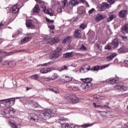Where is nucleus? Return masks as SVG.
Returning <instances> with one entry per match:
<instances>
[{
    "label": "nucleus",
    "mask_w": 128,
    "mask_h": 128,
    "mask_svg": "<svg viewBox=\"0 0 128 128\" xmlns=\"http://www.w3.org/2000/svg\"><path fill=\"white\" fill-rule=\"evenodd\" d=\"M11 124H12V128H18V126L16 124L11 122Z\"/></svg>",
    "instance_id": "nucleus-58"
},
{
    "label": "nucleus",
    "mask_w": 128,
    "mask_h": 128,
    "mask_svg": "<svg viewBox=\"0 0 128 128\" xmlns=\"http://www.w3.org/2000/svg\"><path fill=\"white\" fill-rule=\"evenodd\" d=\"M80 50H86V47L84 46V44H82L79 48Z\"/></svg>",
    "instance_id": "nucleus-43"
},
{
    "label": "nucleus",
    "mask_w": 128,
    "mask_h": 128,
    "mask_svg": "<svg viewBox=\"0 0 128 128\" xmlns=\"http://www.w3.org/2000/svg\"><path fill=\"white\" fill-rule=\"evenodd\" d=\"M38 115L34 113L32 114L30 118V122L34 124V122H38Z\"/></svg>",
    "instance_id": "nucleus-12"
},
{
    "label": "nucleus",
    "mask_w": 128,
    "mask_h": 128,
    "mask_svg": "<svg viewBox=\"0 0 128 128\" xmlns=\"http://www.w3.org/2000/svg\"><path fill=\"white\" fill-rule=\"evenodd\" d=\"M80 2H82L83 4H86L88 6H89L88 4V2H86V0H80Z\"/></svg>",
    "instance_id": "nucleus-60"
},
{
    "label": "nucleus",
    "mask_w": 128,
    "mask_h": 128,
    "mask_svg": "<svg viewBox=\"0 0 128 128\" xmlns=\"http://www.w3.org/2000/svg\"><path fill=\"white\" fill-rule=\"evenodd\" d=\"M92 126V124H85L84 125H82V128H88L89 126Z\"/></svg>",
    "instance_id": "nucleus-44"
},
{
    "label": "nucleus",
    "mask_w": 128,
    "mask_h": 128,
    "mask_svg": "<svg viewBox=\"0 0 128 128\" xmlns=\"http://www.w3.org/2000/svg\"><path fill=\"white\" fill-rule=\"evenodd\" d=\"M112 8V4H110L106 2H102V4H98V8H100L101 12L104 10H106V8Z\"/></svg>",
    "instance_id": "nucleus-6"
},
{
    "label": "nucleus",
    "mask_w": 128,
    "mask_h": 128,
    "mask_svg": "<svg viewBox=\"0 0 128 128\" xmlns=\"http://www.w3.org/2000/svg\"><path fill=\"white\" fill-rule=\"evenodd\" d=\"M110 45L112 46V48H116L120 46V43L117 39H114L110 44Z\"/></svg>",
    "instance_id": "nucleus-19"
},
{
    "label": "nucleus",
    "mask_w": 128,
    "mask_h": 128,
    "mask_svg": "<svg viewBox=\"0 0 128 128\" xmlns=\"http://www.w3.org/2000/svg\"><path fill=\"white\" fill-rule=\"evenodd\" d=\"M18 32H16L12 35V38H16V36H18V34H22V30L20 29V30H18Z\"/></svg>",
    "instance_id": "nucleus-38"
},
{
    "label": "nucleus",
    "mask_w": 128,
    "mask_h": 128,
    "mask_svg": "<svg viewBox=\"0 0 128 128\" xmlns=\"http://www.w3.org/2000/svg\"><path fill=\"white\" fill-rule=\"evenodd\" d=\"M52 80H54L58 78V74L56 73H53L51 76H50Z\"/></svg>",
    "instance_id": "nucleus-36"
},
{
    "label": "nucleus",
    "mask_w": 128,
    "mask_h": 128,
    "mask_svg": "<svg viewBox=\"0 0 128 128\" xmlns=\"http://www.w3.org/2000/svg\"><path fill=\"white\" fill-rule=\"evenodd\" d=\"M106 111H102L100 112V114L102 116H106Z\"/></svg>",
    "instance_id": "nucleus-55"
},
{
    "label": "nucleus",
    "mask_w": 128,
    "mask_h": 128,
    "mask_svg": "<svg viewBox=\"0 0 128 128\" xmlns=\"http://www.w3.org/2000/svg\"><path fill=\"white\" fill-rule=\"evenodd\" d=\"M40 6L38 4H36L35 6L32 10V14H38L40 12Z\"/></svg>",
    "instance_id": "nucleus-20"
},
{
    "label": "nucleus",
    "mask_w": 128,
    "mask_h": 128,
    "mask_svg": "<svg viewBox=\"0 0 128 128\" xmlns=\"http://www.w3.org/2000/svg\"><path fill=\"white\" fill-rule=\"evenodd\" d=\"M118 54H116V53H112L109 56H108L106 57V59L108 60V62H110V60H112V59L114 58H116V56Z\"/></svg>",
    "instance_id": "nucleus-25"
},
{
    "label": "nucleus",
    "mask_w": 128,
    "mask_h": 128,
    "mask_svg": "<svg viewBox=\"0 0 128 128\" xmlns=\"http://www.w3.org/2000/svg\"><path fill=\"white\" fill-rule=\"evenodd\" d=\"M82 82H83V83L81 84L80 88L82 90H88L90 88H91V86H92V78H86L84 79H80Z\"/></svg>",
    "instance_id": "nucleus-1"
},
{
    "label": "nucleus",
    "mask_w": 128,
    "mask_h": 128,
    "mask_svg": "<svg viewBox=\"0 0 128 128\" xmlns=\"http://www.w3.org/2000/svg\"><path fill=\"white\" fill-rule=\"evenodd\" d=\"M73 84H78V80H76L74 78H72V80H71Z\"/></svg>",
    "instance_id": "nucleus-59"
},
{
    "label": "nucleus",
    "mask_w": 128,
    "mask_h": 128,
    "mask_svg": "<svg viewBox=\"0 0 128 128\" xmlns=\"http://www.w3.org/2000/svg\"><path fill=\"white\" fill-rule=\"evenodd\" d=\"M110 66V64H107L105 65H103L102 66H96V70H104V68H108Z\"/></svg>",
    "instance_id": "nucleus-29"
},
{
    "label": "nucleus",
    "mask_w": 128,
    "mask_h": 128,
    "mask_svg": "<svg viewBox=\"0 0 128 128\" xmlns=\"http://www.w3.org/2000/svg\"><path fill=\"white\" fill-rule=\"evenodd\" d=\"M74 52H66L64 54V58H72V56H74Z\"/></svg>",
    "instance_id": "nucleus-24"
},
{
    "label": "nucleus",
    "mask_w": 128,
    "mask_h": 128,
    "mask_svg": "<svg viewBox=\"0 0 128 128\" xmlns=\"http://www.w3.org/2000/svg\"><path fill=\"white\" fill-rule=\"evenodd\" d=\"M4 54H6V56H12L14 54V52H4Z\"/></svg>",
    "instance_id": "nucleus-61"
},
{
    "label": "nucleus",
    "mask_w": 128,
    "mask_h": 128,
    "mask_svg": "<svg viewBox=\"0 0 128 128\" xmlns=\"http://www.w3.org/2000/svg\"><path fill=\"white\" fill-rule=\"evenodd\" d=\"M66 98L68 102H72L74 104H77V102L80 100L79 98H78L76 95H74L72 94L68 95Z\"/></svg>",
    "instance_id": "nucleus-4"
},
{
    "label": "nucleus",
    "mask_w": 128,
    "mask_h": 128,
    "mask_svg": "<svg viewBox=\"0 0 128 128\" xmlns=\"http://www.w3.org/2000/svg\"><path fill=\"white\" fill-rule=\"evenodd\" d=\"M116 18V15L115 14L110 15L109 18L108 19V22H112V20H114V18Z\"/></svg>",
    "instance_id": "nucleus-33"
},
{
    "label": "nucleus",
    "mask_w": 128,
    "mask_h": 128,
    "mask_svg": "<svg viewBox=\"0 0 128 128\" xmlns=\"http://www.w3.org/2000/svg\"><path fill=\"white\" fill-rule=\"evenodd\" d=\"M31 78L32 80H38V74L32 75L31 76Z\"/></svg>",
    "instance_id": "nucleus-40"
},
{
    "label": "nucleus",
    "mask_w": 128,
    "mask_h": 128,
    "mask_svg": "<svg viewBox=\"0 0 128 128\" xmlns=\"http://www.w3.org/2000/svg\"><path fill=\"white\" fill-rule=\"evenodd\" d=\"M18 4H16L12 8V12L13 14H16V12H18V10H20V8H18Z\"/></svg>",
    "instance_id": "nucleus-27"
},
{
    "label": "nucleus",
    "mask_w": 128,
    "mask_h": 128,
    "mask_svg": "<svg viewBox=\"0 0 128 128\" xmlns=\"http://www.w3.org/2000/svg\"><path fill=\"white\" fill-rule=\"evenodd\" d=\"M32 38V37L30 35L26 36L21 40L20 43L22 44H26V42H30Z\"/></svg>",
    "instance_id": "nucleus-15"
},
{
    "label": "nucleus",
    "mask_w": 128,
    "mask_h": 128,
    "mask_svg": "<svg viewBox=\"0 0 128 128\" xmlns=\"http://www.w3.org/2000/svg\"><path fill=\"white\" fill-rule=\"evenodd\" d=\"M52 114H54L52 109H46L42 112L40 113V118L42 120H50L52 118Z\"/></svg>",
    "instance_id": "nucleus-3"
},
{
    "label": "nucleus",
    "mask_w": 128,
    "mask_h": 128,
    "mask_svg": "<svg viewBox=\"0 0 128 128\" xmlns=\"http://www.w3.org/2000/svg\"><path fill=\"white\" fill-rule=\"evenodd\" d=\"M4 64H5L6 66H9L10 68H14V66H16V62L14 61L7 60L4 62Z\"/></svg>",
    "instance_id": "nucleus-21"
},
{
    "label": "nucleus",
    "mask_w": 128,
    "mask_h": 128,
    "mask_svg": "<svg viewBox=\"0 0 128 128\" xmlns=\"http://www.w3.org/2000/svg\"><path fill=\"white\" fill-rule=\"evenodd\" d=\"M41 74H46L48 71L46 70V68H43L40 70Z\"/></svg>",
    "instance_id": "nucleus-45"
},
{
    "label": "nucleus",
    "mask_w": 128,
    "mask_h": 128,
    "mask_svg": "<svg viewBox=\"0 0 128 128\" xmlns=\"http://www.w3.org/2000/svg\"><path fill=\"white\" fill-rule=\"evenodd\" d=\"M54 61H50L47 63L43 64H42V66H48L52 64H54Z\"/></svg>",
    "instance_id": "nucleus-37"
},
{
    "label": "nucleus",
    "mask_w": 128,
    "mask_h": 128,
    "mask_svg": "<svg viewBox=\"0 0 128 128\" xmlns=\"http://www.w3.org/2000/svg\"><path fill=\"white\" fill-rule=\"evenodd\" d=\"M121 38L124 40V42H126V40H128V36H121Z\"/></svg>",
    "instance_id": "nucleus-56"
},
{
    "label": "nucleus",
    "mask_w": 128,
    "mask_h": 128,
    "mask_svg": "<svg viewBox=\"0 0 128 128\" xmlns=\"http://www.w3.org/2000/svg\"><path fill=\"white\" fill-rule=\"evenodd\" d=\"M4 117L6 118H12L14 115V113L16 112V110H8V111H4Z\"/></svg>",
    "instance_id": "nucleus-5"
},
{
    "label": "nucleus",
    "mask_w": 128,
    "mask_h": 128,
    "mask_svg": "<svg viewBox=\"0 0 128 128\" xmlns=\"http://www.w3.org/2000/svg\"><path fill=\"white\" fill-rule=\"evenodd\" d=\"M70 90H72L73 92H76L78 90V86H72L68 87Z\"/></svg>",
    "instance_id": "nucleus-30"
},
{
    "label": "nucleus",
    "mask_w": 128,
    "mask_h": 128,
    "mask_svg": "<svg viewBox=\"0 0 128 128\" xmlns=\"http://www.w3.org/2000/svg\"><path fill=\"white\" fill-rule=\"evenodd\" d=\"M78 14H79V16H86V8H84L83 6H79L78 9Z\"/></svg>",
    "instance_id": "nucleus-7"
},
{
    "label": "nucleus",
    "mask_w": 128,
    "mask_h": 128,
    "mask_svg": "<svg viewBox=\"0 0 128 128\" xmlns=\"http://www.w3.org/2000/svg\"><path fill=\"white\" fill-rule=\"evenodd\" d=\"M96 12V10L94 8H92L91 10H88V14H93V12Z\"/></svg>",
    "instance_id": "nucleus-48"
},
{
    "label": "nucleus",
    "mask_w": 128,
    "mask_h": 128,
    "mask_svg": "<svg viewBox=\"0 0 128 128\" xmlns=\"http://www.w3.org/2000/svg\"><path fill=\"white\" fill-rule=\"evenodd\" d=\"M90 66L88 64H84L80 68V72H86L90 70Z\"/></svg>",
    "instance_id": "nucleus-14"
},
{
    "label": "nucleus",
    "mask_w": 128,
    "mask_h": 128,
    "mask_svg": "<svg viewBox=\"0 0 128 128\" xmlns=\"http://www.w3.org/2000/svg\"><path fill=\"white\" fill-rule=\"evenodd\" d=\"M46 20L48 22H50V24H54V20H50L48 18H46Z\"/></svg>",
    "instance_id": "nucleus-53"
},
{
    "label": "nucleus",
    "mask_w": 128,
    "mask_h": 128,
    "mask_svg": "<svg viewBox=\"0 0 128 128\" xmlns=\"http://www.w3.org/2000/svg\"><path fill=\"white\" fill-rule=\"evenodd\" d=\"M114 90H116V92H120L126 90V88L122 84L120 85L118 84L114 86Z\"/></svg>",
    "instance_id": "nucleus-9"
},
{
    "label": "nucleus",
    "mask_w": 128,
    "mask_h": 128,
    "mask_svg": "<svg viewBox=\"0 0 128 128\" xmlns=\"http://www.w3.org/2000/svg\"><path fill=\"white\" fill-rule=\"evenodd\" d=\"M58 40H59L58 38L57 37H54L50 39V41L52 42V44H56V42H58Z\"/></svg>",
    "instance_id": "nucleus-35"
},
{
    "label": "nucleus",
    "mask_w": 128,
    "mask_h": 128,
    "mask_svg": "<svg viewBox=\"0 0 128 128\" xmlns=\"http://www.w3.org/2000/svg\"><path fill=\"white\" fill-rule=\"evenodd\" d=\"M116 2V0H108V2L111 5L114 4Z\"/></svg>",
    "instance_id": "nucleus-49"
},
{
    "label": "nucleus",
    "mask_w": 128,
    "mask_h": 128,
    "mask_svg": "<svg viewBox=\"0 0 128 128\" xmlns=\"http://www.w3.org/2000/svg\"><path fill=\"white\" fill-rule=\"evenodd\" d=\"M72 77H70V76H66L65 78H60V80L62 82H72Z\"/></svg>",
    "instance_id": "nucleus-17"
},
{
    "label": "nucleus",
    "mask_w": 128,
    "mask_h": 128,
    "mask_svg": "<svg viewBox=\"0 0 128 128\" xmlns=\"http://www.w3.org/2000/svg\"><path fill=\"white\" fill-rule=\"evenodd\" d=\"M112 49V45L110 46V44H108L106 47H105V50H110Z\"/></svg>",
    "instance_id": "nucleus-47"
},
{
    "label": "nucleus",
    "mask_w": 128,
    "mask_h": 128,
    "mask_svg": "<svg viewBox=\"0 0 128 128\" xmlns=\"http://www.w3.org/2000/svg\"><path fill=\"white\" fill-rule=\"evenodd\" d=\"M51 92H53L55 94H58L60 92V90H58V88H54L50 89Z\"/></svg>",
    "instance_id": "nucleus-39"
},
{
    "label": "nucleus",
    "mask_w": 128,
    "mask_h": 128,
    "mask_svg": "<svg viewBox=\"0 0 128 128\" xmlns=\"http://www.w3.org/2000/svg\"><path fill=\"white\" fill-rule=\"evenodd\" d=\"M26 26L28 28H32V30L36 28V26L32 24V20H26Z\"/></svg>",
    "instance_id": "nucleus-18"
},
{
    "label": "nucleus",
    "mask_w": 128,
    "mask_h": 128,
    "mask_svg": "<svg viewBox=\"0 0 128 128\" xmlns=\"http://www.w3.org/2000/svg\"><path fill=\"white\" fill-rule=\"evenodd\" d=\"M78 4H80V2H78L77 0H72L68 8L72 10L74 6H77Z\"/></svg>",
    "instance_id": "nucleus-16"
},
{
    "label": "nucleus",
    "mask_w": 128,
    "mask_h": 128,
    "mask_svg": "<svg viewBox=\"0 0 128 128\" xmlns=\"http://www.w3.org/2000/svg\"><path fill=\"white\" fill-rule=\"evenodd\" d=\"M76 128V125L74 124H65V128Z\"/></svg>",
    "instance_id": "nucleus-34"
},
{
    "label": "nucleus",
    "mask_w": 128,
    "mask_h": 128,
    "mask_svg": "<svg viewBox=\"0 0 128 128\" xmlns=\"http://www.w3.org/2000/svg\"><path fill=\"white\" fill-rule=\"evenodd\" d=\"M58 122L62 126H66V120H64V118H60L58 120Z\"/></svg>",
    "instance_id": "nucleus-31"
},
{
    "label": "nucleus",
    "mask_w": 128,
    "mask_h": 128,
    "mask_svg": "<svg viewBox=\"0 0 128 128\" xmlns=\"http://www.w3.org/2000/svg\"><path fill=\"white\" fill-rule=\"evenodd\" d=\"M86 24H82L80 25V28H81V30H84L86 28Z\"/></svg>",
    "instance_id": "nucleus-46"
},
{
    "label": "nucleus",
    "mask_w": 128,
    "mask_h": 128,
    "mask_svg": "<svg viewBox=\"0 0 128 128\" xmlns=\"http://www.w3.org/2000/svg\"><path fill=\"white\" fill-rule=\"evenodd\" d=\"M42 8H44L43 12H44V14H47L50 16H54V12L52 11V9L49 8L46 10V6H42Z\"/></svg>",
    "instance_id": "nucleus-10"
},
{
    "label": "nucleus",
    "mask_w": 128,
    "mask_h": 128,
    "mask_svg": "<svg viewBox=\"0 0 128 128\" xmlns=\"http://www.w3.org/2000/svg\"><path fill=\"white\" fill-rule=\"evenodd\" d=\"M36 2H38V4H44V2L42 0H35Z\"/></svg>",
    "instance_id": "nucleus-57"
},
{
    "label": "nucleus",
    "mask_w": 128,
    "mask_h": 128,
    "mask_svg": "<svg viewBox=\"0 0 128 128\" xmlns=\"http://www.w3.org/2000/svg\"><path fill=\"white\" fill-rule=\"evenodd\" d=\"M121 32L123 34L128 33V24H125L121 28Z\"/></svg>",
    "instance_id": "nucleus-22"
},
{
    "label": "nucleus",
    "mask_w": 128,
    "mask_h": 128,
    "mask_svg": "<svg viewBox=\"0 0 128 128\" xmlns=\"http://www.w3.org/2000/svg\"><path fill=\"white\" fill-rule=\"evenodd\" d=\"M21 98L22 97H16L15 98L1 100H0V102H2V104H4V106H6L10 108V106H14V104L16 103V100H20V98Z\"/></svg>",
    "instance_id": "nucleus-2"
},
{
    "label": "nucleus",
    "mask_w": 128,
    "mask_h": 128,
    "mask_svg": "<svg viewBox=\"0 0 128 128\" xmlns=\"http://www.w3.org/2000/svg\"><path fill=\"white\" fill-rule=\"evenodd\" d=\"M58 12H62V7H61L60 8H58Z\"/></svg>",
    "instance_id": "nucleus-64"
},
{
    "label": "nucleus",
    "mask_w": 128,
    "mask_h": 128,
    "mask_svg": "<svg viewBox=\"0 0 128 128\" xmlns=\"http://www.w3.org/2000/svg\"><path fill=\"white\" fill-rule=\"evenodd\" d=\"M5 24L4 21H2L0 23V30H2V27L4 26Z\"/></svg>",
    "instance_id": "nucleus-52"
},
{
    "label": "nucleus",
    "mask_w": 128,
    "mask_h": 128,
    "mask_svg": "<svg viewBox=\"0 0 128 128\" xmlns=\"http://www.w3.org/2000/svg\"><path fill=\"white\" fill-rule=\"evenodd\" d=\"M61 70H68V68L66 66H64L60 68Z\"/></svg>",
    "instance_id": "nucleus-54"
},
{
    "label": "nucleus",
    "mask_w": 128,
    "mask_h": 128,
    "mask_svg": "<svg viewBox=\"0 0 128 128\" xmlns=\"http://www.w3.org/2000/svg\"><path fill=\"white\" fill-rule=\"evenodd\" d=\"M78 20V16H76V17H74L72 19V22H76Z\"/></svg>",
    "instance_id": "nucleus-50"
},
{
    "label": "nucleus",
    "mask_w": 128,
    "mask_h": 128,
    "mask_svg": "<svg viewBox=\"0 0 128 128\" xmlns=\"http://www.w3.org/2000/svg\"><path fill=\"white\" fill-rule=\"evenodd\" d=\"M106 18V15L98 14L96 16V22H100V20H102Z\"/></svg>",
    "instance_id": "nucleus-28"
},
{
    "label": "nucleus",
    "mask_w": 128,
    "mask_h": 128,
    "mask_svg": "<svg viewBox=\"0 0 128 128\" xmlns=\"http://www.w3.org/2000/svg\"><path fill=\"white\" fill-rule=\"evenodd\" d=\"M60 52H62L61 48H59L54 50L52 54V56L53 58H60Z\"/></svg>",
    "instance_id": "nucleus-8"
},
{
    "label": "nucleus",
    "mask_w": 128,
    "mask_h": 128,
    "mask_svg": "<svg viewBox=\"0 0 128 128\" xmlns=\"http://www.w3.org/2000/svg\"><path fill=\"white\" fill-rule=\"evenodd\" d=\"M54 25L48 26V28H50V30H54Z\"/></svg>",
    "instance_id": "nucleus-62"
},
{
    "label": "nucleus",
    "mask_w": 128,
    "mask_h": 128,
    "mask_svg": "<svg viewBox=\"0 0 128 128\" xmlns=\"http://www.w3.org/2000/svg\"><path fill=\"white\" fill-rule=\"evenodd\" d=\"M124 48L122 47V48H120V49L118 50V52L120 54H122L124 52Z\"/></svg>",
    "instance_id": "nucleus-51"
},
{
    "label": "nucleus",
    "mask_w": 128,
    "mask_h": 128,
    "mask_svg": "<svg viewBox=\"0 0 128 128\" xmlns=\"http://www.w3.org/2000/svg\"><path fill=\"white\" fill-rule=\"evenodd\" d=\"M96 48L97 52H98V54H100L102 52V44H98Z\"/></svg>",
    "instance_id": "nucleus-26"
},
{
    "label": "nucleus",
    "mask_w": 128,
    "mask_h": 128,
    "mask_svg": "<svg viewBox=\"0 0 128 128\" xmlns=\"http://www.w3.org/2000/svg\"><path fill=\"white\" fill-rule=\"evenodd\" d=\"M89 70H90L91 72H96V66H94L90 67L89 68Z\"/></svg>",
    "instance_id": "nucleus-42"
},
{
    "label": "nucleus",
    "mask_w": 128,
    "mask_h": 128,
    "mask_svg": "<svg viewBox=\"0 0 128 128\" xmlns=\"http://www.w3.org/2000/svg\"><path fill=\"white\" fill-rule=\"evenodd\" d=\"M50 80H52V79H50V77H49V78H44V80H45L46 82H50Z\"/></svg>",
    "instance_id": "nucleus-63"
},
{
    "label": "nucleus",
    "mask_w": 128,
    "mask_h": 128,
    "mask_svg": "<svg viewBox=\"0 0 128 128\" xmlns=\"http://www.w3.org/2000/svg\"><path fill=\"white\" fill-rule=\"evenodd\" d=\"M62 8H64V6L68 4V0H64L63 2H62Z\"/></svg>",
    "instance_id": "nucleus-41"
},
{
    "label": "nucleus",
    "mask_w": 128,
    "mask_h": 128,
    "mask_svg": "<svg viewBox=\"0 0 128 128\" xmlns=\"http://www.w3.org/2000/svg\"><path fill=\"white\" fill-rule=\"evenodd\" d=\"M128 16V10H122L118 12V16L120 18H126Z\"/></svg>",
    "instance_id": "nucleus-11"
},
{
    "label": "nucleus",
    "mask_w": 128,
    "mask_h": 128,
    "mask_svg": "<svg viewBox=\"0 0 128 128\" xmlns=\"http://www.w3.org/2000/svg\"><path fill=\"white\" fill-rule=\"evenodd\" d=\"M74 36L76 38H80L82 36V31L80 30H76L74 32Z\"/></svg>",
    "instance_id": "nucleus-23"
},
{
    "label": "nucleus",
    "mask_w": 128,
    "mask_h": 128,
    "mask_svg": "<svg viewBox=\"0 0 128 128\" xmlns=\"http://www.w3.org/2000/svg\"><path fill=\"white\" fill-rule=\"evenodd\" d=\"M72 38H70V36L66 37V38H64L62 43L66 44V42H70Z\"/></svg>",
    "instance_id": "nucleus-32"
},
{
    "label": "nucleus",
    "mask_w": 128,
    "mask_h": 128,
    "mask_svg": "<svg viewBox=\"0 0 128 128\" xmlns=\"http://www.w3.org/2000/svg\"><path fill=\"white\" fill-rule=\"evenodd\" d=\"M116 82V80L114 78H111L110 80H106V81H102L101 82L102 84H114Z\"/></svg>",
    "instance_id": "nucleus-13"
}]
</instances>
